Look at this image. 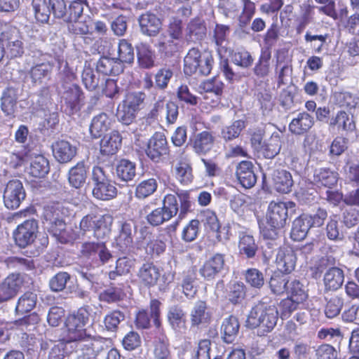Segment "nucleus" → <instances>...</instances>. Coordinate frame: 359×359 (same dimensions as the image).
Returning a JSON list of instances; mask_svg holds the SVG:
<instances>
[{"label": "nucleus", "instance_id": "864d4df0", "mask_svg": "<svg viewBox=\"0 0 359 359\" xmlns=\"http://www.w3.org/2000/svg\"><path fill=\"white\" fill-rule=\"evenodd\" d=\"M133 264L134 260L129 257H123L118 258L116 262L115 269L110 271L109 273V278L114 280L118 276L128 273Z\"/></svg>", "mask_w": 359, "mask_h": 359}, {"label": "nucleus", "instance_id": "c85d7f7f", "mask_svg": "<svg viewBox=\"0 0 359 359\" xmlns=\"http://www.w3.org/2000/svg\"><path fill=\"white\" fill-rule=\"evenodd\" d=\"M311 221L309 215L303 214L296 218L292 224L291 238L294 241H299L305 238L309 230L311 227Z\"/></svg>", "mask_w": 359, "mask_h": 359}, {"label": "nucleus", "instance_id": "c9c22d12", "mask_svg": "<svg viewBox=\"0 0 359 359\" xmlns=\"http://www.w3.org/2000/svg\"><path fill=\"white\" fill-rule=\"evenodd\" d=\"M281 149L280 137L278 133H273L271 137L261 147L260 152L266 158H273Z\"/></svg>", "mask_w": 359, "mask_h": 359}, {"label": "nucleus", "instance_id": "052dcab7", "mask_svg": "<svg viewBox=\"0 0 359 359\" xmlns=\"http://www.w3.org/2000/svg\"><path fill=\"white\" fill-rule=\"evenodd\" d=\"M125 319L123 313L114 310L107 313L104 318V327L108 331L115 332L120 323Z\"/></svg>", "mask_w": 359, "mask_h": 359}, {"label": "nucleus", "instance_id": "423d86ee", "mask_svg": "<svg viewBox=\"0 0 359 359\" xmlns=\"http://www.w3.org/2000/svg\"><path fill=\"white\" fill-rule=\"evenodd\" d=\"M161 304V302L157 299L151 301V316L157 330L154 339V353L156 359H169L170 356V344L168 338L161 326L160 320Z\"/></svg>", "mask_w": 359, "mask_h": 359}, {"label": "nucleus", "instance_id": "49530a36", "mask_svg": "<svg viewBox=\"0 0 359 359\" xmlns=\"http://www.w3.org/2000/svg\"><path fill=\"white\" fill-rule=\"evenodd\" d=\"M16 91L13 88H7L1 97V109L6 115H12L15 111L17 102Z\"/></svg>", "mask_w": 359, "mask_h": 359}, {"label": "nucleus", "instance_id": "20e7f679", "mask_svg": "<svg viewBox=\"0 0 359 359\" xmlns=\"http://www.w3.org/2000/svg\"><path fill=\"white\" fill-rule=\"evenodd\" d=\"M213 57L210 52H201L198 48H191L184 59V72L187 75L197 74L207 76L212 70Z\"/></svg>", "mask_w": 359, "mask_h": 359}, {"label": "nucleus", "instance_id": "3c124183", "mask_svg": "<svg viewBox=\"0 0 359 359\" xmlns=\"http://www.w3.org/2000/svg\"><path fill=\"white\" fill-rule=\"evenodd\" d=\"M245 128V121L236 120L229 126L224 127L222 130V137L225 141H231L239 137L242 130Z\"/></svg>", "mask_w": 359, "mask_h": 359}, {"label": "nucleus", "instance_id": "6e6d98bb", "mask_svg": "<svg viewBox=\"0 0 359 359\" xmlns=\"http://www.w3.org/2000/svg\"><path fill=\"white\" fill-rule=\"evenodd\" d=\"M290 294V297L297 301L304 302L307 299L306 287L299 280L292 279L289 280L287 291Z\"/></svg>", "mask_w": 359, "mask_h": 359}, {"label": "nucleus", "instance_id": "72a5a7b5", "mask_svg": "<svg viewBox=\"0 0 359 359\" xmlns=\"http://www.w3.org/2000/svg\"><path fill=\"white\" fill-rule=\"evenodd\" d=\"M90 310V306L88 305L79 308L67 316L65 324L79 327V328H85L89 320Z\"/></svg>", "mask_w": 359, "mask_h": 359}, {"label": "nucleus", "instance_id": "7ed1b4c3", "mask_svg": "<svg viewBox=\"0 0 359 359\" xmlns=\"http://www.w3.org/2000/svg\"><path fill=\"white\" fill-rule=\"evenodd\" d=\"M278 316V312L275 306L259 302L251 309L246 325L250 328L259 327L264 332H269L276 326Z\"/></svg>", "mask_w": 359, "mask_h": 359}, {"label": "nucleus", "instance_id": "338daca9", "mask_svg": "<svg viewBox=\"0 0 359 359\" xmlns=\"http://www.w3.org/2000/svg\"><path fill=\"white\" fill-rule=\"evenodd\" d=\"M327 236L330 240H341L344 237L337 216L330 217L326 226Z\"/></svg>", "mask_w": 359, "mask_h": 359}, {"label": "nucleus", "instance_id": "412c9836", "mask_svg": "<svg viewBox=\"0 0 359 359\" xmlns=\"http://www.w3.org/2000/svg\"><path fill=\"white\" fill-rule=\"evenodd\" d=\"M309 180L318 187L332 188L337 184L338 174L327 168H318L313 170Z\"/></svg>", "mask_w": 359, "mask_h": 359}, {"label": "nucleus", "instance_id": "e2e57ef3", "mask_svg": "<svg viewBox=\"0 0 359 359\" xmlns=\"http://www.w3.org/2000/svg\"><path fill=\"white\" fill-rule=\"evenodd\" d=\"M344 304L342 298L338 296H333L327 301L325 307V314L328 318H333L337 316Z\"/></svg>", "mask_w": 359, "mask_h": 359}, {"label": "nucleus", "instance_id": "7c9ffc66", "mask_svg": "<svg viewBox=\"0 0 359 359\" xmlns=\"http://www.w3.org/2000/svg\"><path fill=\"white\" fill-rule=\"evenodd\" d=\"M119 234L116 243L122 252L126 251L133 244V226L130 221L121 222Z\"/></svg>", "mask_w": 359, "mask_h": 359}, {"label": "nucleus", "instance_id": "f704fd0d", "mask_svg": "<svg viewBox=\"0 0 359 359\" xmlns=\"http://www.w3.org/2000/svg\"><path fill=\"white\" fill-rule=\"evenodd\" d=\"M168 319L172 328L182 332L185 330V317L182 309L177 306H171L168 313Z\"/></svg>", "mask_w": 359, "mask_h": 359}, {"label": "nucleus", "instance_id": "39448f33", "mask_svg": "<svg viewBox=\"0 0 359 359\" xmlns=\"http://www.w3.org/2000/svg\"><path fill=\"white\" fill-rule=\"evenodd\" d=\"M0 41L4 42L7 58L20 57L25 53L22 36L19 29L10 23L0 21Z\"/></svg>", "mask_w": 359, "mask_h": 359}, {"label": "nucleus", "instance_id": "cd10ccee", "mask_svg": "<svg viewBox=\"0 0 359 359\" xmlns=\"http://www.w3.org/2000/svg\"><path fill=\"white\" fill-rule=\"evenodd\" d=\"M122 137L118 131L114 130L106 135L100 141V152L103 155L115 154L121 146Z\"/></svg>", "mask_w": 359, "mask_h": 359}, {"label": "nucleus", "instance_id": "b1692460", "mask_svg": "<svg viewBox=\"0 0 359 359\" xmlns=\"http://www.w3.org/2000/svg\"><path fill=\"white\" fill-rule=\"evenodd\" d=\"M314 118L307 112L303 111L297 114L289 124L290 131L295 135H303L307 133L313 126Z\"/></svg>", "mask_w": 359, "mask_h": 359}, {"label": "nucleus", "instance_id": "79ce46f5", "mask_svg": "<svg viewBox=\"0 0 359 359\" xmlns=\"http://www.w3.org/2000/svg\"><path fill=\"white\" fill-rule=\"evenodd\" d=\"M238 249L241 255L251 259L255 257L258 246L252 236L245 234L240 238Z\"/></svg>", "mask_w": 359, "mask_h": 359}, {"label": "nucleus", "instance_id": "f8f14e48", "mask_svg": "<svg viewBox=\"0 0 359 359\" xmlns=\"http://www.w3.org/2000/svg\"><path fill=\"white\" fill-rule=\"evenodd\" d=\"M287 211L288 209L286 203L283 202H271L266 214L267 224L271 228H283L287 219Z\"/></svg>", "mask_w": 359, "mask_h": 359}, {"label": "nucleus", "instance_id": "2eb2a0df", "mask_svg": "<svg viewBox=\"0 0 359 359\" xmlns=\"http://www.w3.org/2000/svg\"><path fill=\"white\" fill-rule=\"evenodd\" d=\"M82 92L76 85H70L62 95V107L69 114H73L80 109Z\"/></svg>", "mask_w": 359, "mask_h": 359}, {"label": "nucleus", "instance_id": "393cba45", "mask_svg": "<svg viewBox=\"0 0 359 359\" xmlns=\"http://www.w3.org/2000/svg\"><path fill=\"white\" fill-rule=\"evenodd\" d=\"M215 137L208 131H203L196 134L193 140L194 151L199 155L208 154L214 147Z\"/></svg>", "mask_w": 359, "mask_h": 359}, {"label": "nucleus", "instance_id": "2f4dec72", "mask_svg": "<svg viewBox=\"0 0 359 359\" xmlns=\"http://www.w3.org/2000/svg\"><path fill=\"white\" fill-rule=\"evenodd\" d=\"M344 275L341 269L337 267L329 269L324 275V285L326 290H337L344 283Z\"/></svg>", "mask_w": 359, "mask_h": 359}, {"label": "nucleus", "instance_id": "473e14b6", "mask_svg": "<svg viewBox=\"0 0 359 359\" xmlns=\"http://www.w3.org/2000/svg\"><path fill=\"white\" fill-rule=\"evenodd\" d=\"M273 180L276 189L280 193L291 191L293 180L291 174L285 170H276L273 174Z\"/></svg>", "mask_w": 359, "mask_h": 359}, {"label": "nucleus", "instance_id": "f257e3e1", "mask_svg": "<svg viewBox=\"0 0 359 359\" xmlns=\"http://www.w3.org/2000/svg\"><path fill=\"white\" fill-rule=\"evenodd\" d=\"M114 218L110 214L98 215L93 212L82 217L79 223L80 232L85 234L93 231V236L100 242H86L82 244L81 252L83 256L93 258L97 255L100 262L104 264L112 258V255L105 245L111 231Z\"/></svg>", "mask_w": 359, "mask_h": 359}, {"label": "nucleus", "instance_id": "4be33fe9", "mask_svg": "<svg viewBox=\"0 0 359 359\" xmlns=\"http://www.w3.org/2000/svg\"><path fill=\"white\" fill-rule=\"evenodd\" d=\"M297 257L294 250L290 248H280L276 262L278 269L282 273H291L295 268Z\"/></svg>", "mask_w": 359, "mask_h": 359}, {"label": "nucleus", "instance_id": "a211bd4d", "mask_svg": "<svg viewBox=\"0 0 359 359\" xmlns=\"http://www.w3.org/2000/svg\"><path fill=\"white\" fill-rule=\"evenodd\" d=\"M236 175L239 183L246 189L254 187L257 182L254 165L251 161L240 162L236 166Z\"/></svg>", "mask_w": 359, "mask_h": 359}, {"label": "nucleus", "instance_id": "774afa93", "mask_svg": "<svg viewBox=\"0 0 359 359\" xmlns=\"http://www.w3.org/2000/svg\"><path fill=\"white\" fill-rule=\"evenodd\" d=\"M205 226L212 231H217L219 229V222L215 212L210 209H206L200 215Z\"/></svg>", "mask_w": 359, "mask_h": 359}, {"label": "nucleus", "instance_id": "4d7b16f0", "mask_svg": "<svg viewBox=\"0 0 359 359\" xmlns=\"http://www.w3.org/2000/svg\"><path fill=\"white\" fill-rule=\"evenodd\" d=\"M8 269L18 270H30L34 268V264L31 259L18 257H10L4 261Z\"/></svg>", "mask_w": 359, "mask_h": 359}, {"label": "nucleus", "instance_id": "a18cd8bd", "mask_svg": "<svg viewBox=\"0 0 359 359\" xmlns=\"http://www.w3.org/2000/svg\"><path fill=\"white\" fill-rule=\"evenodd\" d=\"M32 6L36 20L41 23L48 22L51 12L49 2L47 0H32Z\"/></svg>", "mask_w": 359, "mask_h": 359}, {"label": "nucleus", "instance_id": "6e6552de", "mask_svg": "<svg viewBox=\"0 0 359 359\" xmlns=\"http://www.w3.org/2000/svg\"><path fill=\"white\" fill-rule=\"evenodd\" d=\"M146 95L142 92L129 93L117 109V118L123 124L130 125L136 118L137 111L144 104Z\"/></svg>", "mask_w": 359, "mask_h": 359}, {"label": "nucleus", "instance_id": "c756f323", "mask_svg": "<svg viewBox=\"0 0 359 359\" xmlns=\"http://www.w3.org/2000/svg\"><path fill=\"white\" fill-rule=\"evenodd\" d=\"M239 328L240 324L236 317L230 316L224 318L221 327L224 341L227 344L232 343L238 334Z\"/></svg>", "mask_w": 359, "mask_h": 359}, {"label": "nucleus", "instance_id": "dca6fc26", "mask_svg": "<svg viewBox=\"0 0 359 359\" xmlns=\"http://www.w3.org/2000/svg\"><path fill=\"white\" fill-rule=\"evenodd\" d=\"M52 151L55 158L60 163L70 162L76 154V148L69 142L60 140L52 144Z\"/></svg>", "mask_w": 359, "mask_h": 359}, {"label": "nucleus", "instance_id": "ddd939ff", "mask_svg": "<svg viewBox=\"0 0 359 359\" xmlns=\"http://www.w3.org/2000/svg\"><path fill=\"white\" fill-rule=\"evenodd\" d=\"M168 153L165 136L161 133H156L149 140L146 154L154 161L158 162L161 157Z\"/></svg>", "mask_w": 359, "mask_h": 359}, {"label": "nucleus", "instance_id": "09e8293b", "mask_svg": "<svg viewBox=\"0 0 359 359\" xmlns=\"http://www.w3.org/2000/svg\"><path fill=\"white\" fill-rule=\"evenodd\" d=\"M330 126H337L339 129L341 128L344 131H353L355 128L353 117H350L344 111H339L337 116L330 120Z\"/></svg>", "mask_w": 359, "mask_h": 359}, {"label": "nucleus", "instance_id": "69168bd1", "mask_svg": "<svg viewBox=\"0 0 359 359\" xmlns=\"http://www.w3.org/2000/svg\"><path fill=\"white\" fill-rule=\"evenodd\" d=\"M245 281L251 287L261 288L264 284L263 273L257 269H250L245 273Z\"/></svg>", "mask_w": 359, "mask_h": 359}, {"label": "nucleus", "instance_id": "0e129e2a", "mask_svg": "<svg viewBox=\"0 0 359 359\" xmlns=\"http://www.w3.org/2000/svg\"><path fill=\"white\" fill-rule=\"evenodd\" d=\"M303 302L293 298H287L280 302V315L282 318H288L292 312L299 309Z\"/></svg>", "mask_w": 359, "mask_h": 359}, {"label": "nucleus", "instance_id": "de8ad7c7", "mask_svg": "<svg viewBox=\"0 0 359 359\" xmlns=\"http://www.w3.org/2000/svg\"><path fill=\"white\" fill-rule=\"evenodd\" d=\"M187 34L191 41L202 40L206 35V27L200 19L192 20L187 25Z\"/></svg>", "mask_w": 359, "mask_h": 359}, {"label": "nucleus", "instance_id": "bb28decb", "mask_svg": "<svg viewBox=\"0 0 359 359\" xmlns=\"http://www.w3.org/2000/svg\"><path fill=\"white\" fill-rule=\"evenodd\" d=\"M88 166L83 161L78 162L71 168L68 172V181L69 184L76 188H81L87 179Z\"/></svg>", "mask_w": 359, "mask_h": 359}, {"label": "nucleus", "instance_id": "603ef678", "mask_svg": "<svg viewBox=\"0 0 359 359\" xmlns=\"http://www.w3.org/2000/svg\"><path fill=\"white\" fill-rule=\"evenodd\" d=\"M158 183L154 178L143 180L136 187L135 196L140 199H144L153 194L156 191Z\"/></svg>", "mask_w": 359, "mask_h": 359}, {"label": "nucleus", "instance_id": "0eeeda50", "mask_svg": "<svg viewBox=\"0 0 359 359\" xmlns=\"http://www.w3.org/2000/svg\"><path fill=\"white\" fill-rule=\"evenodd\" d=\"M91 180L93 184V197L102 201H109L116 197L117 189L103 168L94 166Z\"/></svg>", "mask_w": 359, "mask_h": 359}, {"label": "nucleus", "instance_id": "9b49d317", "mask_svg": "<svg viewBox=\"0 0 359 359\" xmlns=\"http://www.w3.org/2000/svg\"><path fill=\"white\" fill-rule=\"evenodd\" d=\"M38 224L34 219H27L18 226L13 236L16 244L20 248L31 245L36 237Z\"/></svg>", "mask_w": 359, "mask_h": 359}, {"label": "nucleus", "instance_id": "4c0bfd02", "mask_svg": "<svg viewBox=\"0 0 359 359\" xmlns=\"http://www.w3.org/2000/svg\"><path fill=\"white\" fill-rule=\"evenodd\" d=\"M137 56L138 64L142 68L150 69L154 66L155 54L149 46L140 44L137 46Z\"/></svg>", "mask_w": 359, "mask_h": 359}, {"label": "nucleus", "instance_id": "37998d69", "mask_svg": "<svg viewBox=\"0 0 359 359\" xmlns=\"http://www.w3.org/2000/svg\"><path fill=\"white\" fill-rule=\"evenodd\" d=\"M117 177L123 181L128 182L133 179L136 174L135 163L126 160H121L116 169Z\"/></svg>", "mask_w": 359, "mask_h": 359}, {"label": "nucleus", "instance_id": "5fc2aeb1", "mask_svg": "<svg viewBox=\"0 0 359 359\" xmlns=\"http://www.w3.org/2000/svg\"><path fill=\"white\" fill-rule=\"evenodd\" d=\"M288 283L289 280L286 275L277 273L271 277L269 287L273 293L280 295L287 291Z\"/></svg>", "mask_w": 359, "mask_h": 359}, {"label": "nucleus", "instance_id": "ea45409f", "mask_svg": "<svg viewBox=\"0 0 359 359\" xmlns=\"http://www.w3.org/2000/svg\"><path fill=\"white\" fill-rule=\"evenodd\" d=\"M49 162L42 155H37L31 161L29 173L34 177H43L49 172Z\"/></svg>", "mask_w": 359, "mask_h": 359}, {"label": "nucleus", "instance_id": "c03bdc74", "mask_svg": "<svg viewBox=\"0 0 359 359\" xmlns=\"http://www.w3.org/2000/svg\"><path fill=\"white\" fill-rule=\"evenodd\" d=\"M36 302V294L32 292H27L18 299L15 311L21 314L29 312L35 307Z\"/></svg>", "mask_w": 359, "mask_h": 359}, {"label": "nucleus", "instance_id": "aec40b11", "mask_svg": "<svg viewBox=\"0 0 359 359\" xmlns=\"http://www.w3.org/2000/svg\"><path fill=\"white\" fill-rule=\"evenodd\" d=\"M49 233L61 243L72 242L76 238V234L72 228H68L63 218L46 226Z\"/></svg>", "mask_w": 359, "mask_h": 359}, {"label": "nucleus", "instance_id": "4468645a", "mask_svg": "<svg viewBox=\"0 0 359 359\" xmlns=\"http://www.w3.org/2000/svg\"><path fill=\"white\" fill-rule=\"evenodd\" d=\"M22 278L18 273L7 276L0 284V303L13 299L22 287Z\"/></svg>", "mask_w": 359, "mask_h": 359}, {"label": "nucleus", "instance_id": "58836bf2", "mask_svg": "<svg viewBox=\"0 0 359 359\" xmlns=\"http://www.w3.org/2000/svg\"><path fill=\"white\" fill-rule=\"evenodd\" d=\"M224 87V84L221 79L215 76L201 82L198 87V90L201 94L210 93L219 97L223 93Z\"/></svg>", "mask_w": 359, "mask_h": 359}, {"label": "nucleus", "instance_id": "1a4fd4ad", "mask_svg": "<svg viewBox=\"0 0 359 359\" xmlns=\"http://www.w3.org/2000/svg\"><path fill=\"white\" fill-rule=\"evenodd\" d=\"M107 341V339L104 338L88 336L77 345L78 359H97L99 356L107 352L109 348Z\"/></svg>", "mask_w": 359, "mask_h": 359}, {"label": "nucleus", "instance_id": "6ab92c4d", "mask_svg": "<svg viewBox=\"0 0 359 359\" xmlns=\"http://www.w3.org/2000/svg\"><path fill=\"white\" fill-rule=\"evenodd\" d=\"M137 276L140 283L149 288L157 284L161 273L159 269L152 262H146L140 267Z\"/></svg>", "mask_w": 359, "mask_h": 359}, {"label": "nucleus", "instance_id": "13d9d810", "mask_svg": "<svg viewBox=\"0 0 359 359\" xmlns=\"http://www.w3.org/2000/svg\"><path fill=\"white\" fill-rule=\"evenodd\" d=\"M66 335L65 339L67 343L76 342L77 345L81 341L85 339L89 334H87L85 328H79V327L65 324Z\"/></svg>", "mask_w": 359, "mask_h": 359}, {"label": "nucleus", "instance_id": "9d476101", "mask_svg": "<svg viewBox=\"0 0 359 359\" xmlns=\"http://www.w3.org/2000/svg\"><path fill=\"white\" fill-rule=\"evenodd\" d=\"M25 196V191L20 180H12L6 184L3 198L8 209L18 208Z\"/></svg>", "mask_w": 359, "mask_h": 359}, {"label": "nucleus", "instance_id": "a878e982", "mask_svg": "<svg viewBox=\"0 0 359 359\" xmlns=\"http://www.w3.org/2000/svg\"><path fill=\"white\" fill-rule=\"evenodd\" d=\"M138 22L142 33L147 36H155L161 26L160 19L156 15L149 12L141 15Z\"/></svg>", "mask_w": 359, "mask_h": 359}, {"label": "nucleus", "instance_id": "e433bc0d", "mask_svg": "<svg viewBox=\"0 0 359 359\" xmlns=\"http://www.w3.org/2000/svg\"><path fill=\"white\" fill-rule=\"evenodd\" d=\"M97 72L104 74H118L123 71L121 65L115 60L107 57H101L97 62Z\"/></svg>", "mask_w": 359, "mask_h": 359}, {"label": "nucleus", "instance_id": "a19ab883", "mask_svg": "<svg viewBox=\"0 0 359 359\" xmlns=\"http://www.w3.org/2000/svg\"><path fill=\"white\" fill-rule=\"evenodd\" d=\"M135 58L134 48L126 39H120L117 48V57L115 58L121 65V63L130 64Z\"/></svg>", "mask_w": 359, "mask_h": 359}, {"label": "nucleus", "instance_id": "f3484780", "mask_svg": "<svg viewBox=\"0 0 359 359\" xmlns=\"http://www.w3.org/2000/svg\"><path fill=\"white\" fill-rule=\"evenodd\" d=\"M224 255L217 253L204 263L199 273L205 279L212 280L224 269Z\"/></svg>", "mask_w": 359, "mask_h": 359}, {"label": "nucleus", "instance_id": "5701e85b", "mask_svg": "<svg viewBox=\"0 0 359 359\" xmlns=\"http://www.w3.org/2000/svg\"><path fill=\"white\" fill-rule=\"evenodd\" d=\"M111 119L106 113H100L95 116L89 128L91 137L94 139L100 137L111 128Z\"/></svg>", "mask_w": 359, "mask_h": 359}, {"label": "nucleus", "instance_id": "680f3d73", "mask_svg": "<svg viewBox=\"0 0 359 359\" xmlns=\"http://www.w3.org/2000/svg\"><path fill=\"white\" fill-rule=\"evenodd\" d=\"M83 7L84 2L83 0L72 1L69 8L67 9L63 20L67 22H72L73 21L79 20L83 13Z\"/></svg>", "mask_w": 359, "mask_h": 359}, {"label": "nucleus", "instance_id": "8fccbe9b", "mask_svg": "<svg viewBox=\"0 0 359 359\" xmlns=\"http://www.w3.org/2000/svg\"><path fill=\"white\" fill-rule=\"evenodd\" d=\"M271 51L269 49L262 50L258 62L255 65L254 72L258 77H265L270 69Z\"/></svg>", "mask_w": 359, "mask_h": 359}, {"label": "nucleus", "instance_id": "f03ea898", "mask_svg": "<svg viewBox=\"0 0 359 359\" xmlns=\"http://www.w3.org/2000/svg\"><path fill=\"white\" fill-rule=\"evenodd\" d=\"M192 205L190 193L177 188L172 190L171 193L166 194L163 199V207L152 210L146 219L150 225L157 226L179 213L176 222V225H178L179 221L185 218L187 214L191 211Z\"/></svg>", "mask_w": 359, "mask_h": 359}, {"label": "nucleus", "instance_id": "bf43d9fd", "mask_svg": "<svg viewBox=\"0 0 359 359\" xmlns=\"http://www.w3.org/2000/svg\"><path fill=\"white\" fill-rule=\"evenodd\" d=\"M206 303L203 301H198L196 303L191 311V322L194 325H198L207 321L209 318L208 313L206 311Z\"/></svg>", "mask_w": 359, "mask_h": 359}]
</instances>
